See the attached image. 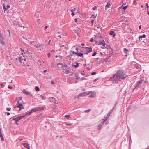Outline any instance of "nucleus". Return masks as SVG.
<instances>
[{"label": "nucleus", "mask_w": 149, "mask_h": 149, "mask_svg": "<svg viewBox=\"0 0 149 149\" xmlns=\"http://www.w3.org/2000/svg\"><path fill=\"white\" fill-rule=\"evenodd\" d=\"M66 124L67 125H72V123H70L69 122H66Z\"/></svg>", "instance_id": "obj_28"}, {"label": "nucleus", "mask_w": 149, "mask_h": 149, "mask_svg": "<svg viewBox=\"0 0 149 149\" xmlns=\"http://www.w3.org/2000/svg\"><path fill=\"white\" fill-rule=\"evenodd\" d=\"M7 115H10V113L9 112H7Z\"/></svg>", "instance_id": "obj_53"}, {"label": "nucleus", "mask_w": 149, "mask_h": 149, "mask_svg": "<svg viewBox=\"0 0 149 149\" xmlns=\"http://www.w3.org/2000/svg\"><path fill=\"white\" fill-rule=\"evenodd\" d=\"M27 115H28V114H27V113H26L24 115H23L22 116H18L19 118V120H20L21 119H22L24 117H26L27 116Z\"/></svg>", "instance_id": "obj_15"}, {"label": "nucleus", "mask_w": 149, "mask_h": 149, "mask_svg": "<svg viewBox=\"0 0 149 149\" xmlns=\"http://www.w3.org/2000/svg\"><path fill=\"white\" fill-rule=\"evenodd\" d=\"M81 74L83 76H84L85 74V73H84V72H81Z\"/></svg>", "instance_id": "obj_45"}, {"label": "nucleus", "mask_w": 149, "mask_h": 149, "mask_svg": "<svg viewBox=\"0 0 149 149\" xmlns=\"http://www.w3.org/2000/svg\"><path fill=\"white\" fill-rule=\"evenodd\" d=\"M76 10V9L74 8V9H72L71 10V11L72 12L71 13V14L72 16H73L74 15V11Z\"/></svg>", "instance_id": "obj_24"}, {"label": "nucleus", "mask_w": 149, "mask_h": 149, "mask_svg": "<svg viewBox=\"0 0 149 149\" xmlns=\"http://www.w3.org/2000/svg\"><path fill=\"white\" fill-rule=\"evenodd\" d=\"M2 134V133L1 129L0 128V135H1V134Z\"/></svg>", "instance_id": "obj_51"}, {"label": "nucleus", "mask_w": 149, "mask_h": 149, "mask_svg": "<svg viewBox=\"0 0 149 149\" xmlns=\"http://www.w3.org/2000/svg\"><path fill=\"white\" fill-rule=\"evenodd\" d=\"M5 38V37L3 36L1 33H0V40H4Z\"/></svg>", "instance_id": "obj_20"}, {"label": "nucleus", "mask_w": 149, "mask_h": 149, "mask_svg": "<svg viewBox=\"0 0 149 149\" xmlns=\"http://www.w3.org/2000/svg\"><path fill=\"white\" fill-rule=\"evenodd\" d=\"M3 40H0V42L1 43L2 45H5V43H4V41H3Z\"/></svg>", "instance_id": "obj_31"}, {"label": "nucleus", "mask_w": 149, "mask_h": 149, "mask_svg": "<svg viewBox=\"0 0 149 149\" xmlns=\"http://www.w3.org/2000/svg\"><path fill=\"white\" fill-rule=\"evenodd\" d=\"M19 27H23V28H25V26H22L20 24H19Z\"/></svg>", "instance_id": "obj_44"}, {"label": "nucleus", "mask_w": 149, "mask_h": 149, "mask_svg": "<svg viewBox=\"0 0 149 149\" xmlns=\"http://www.w3.org/2000/svg\"><path fill=\"white\" fill-rule=\"evenodd\" d=\"M22 145L24 147L28 148V149H30V147L28 143H22Z\"/></svg>", "instance_id": "obj_10"}, {"label": "nucleus", "mask_w": 149, "mask_h": 149, "mask_svg": "<svg viewBox=\"0 0 149 149\" xmlns=\"http://www.w3.org/2000/svg\"><path fill=\"white\" fill-rule=\"evenodd\" d=\"M75 21L76 22H77V18H75Z\"/></svg>", "instance_id": "obj_58"}, {"label": "nucleus", "mask_w": 149, "mask_h": 149, "mask_svg": "<svg viewBox=\"0 0 149 149\" xmlns=\"http://www.w3.org/2000/svg\"><path fill=\"white\" fill-rule=\"evenodd\" d=\"M114 108L111 109L110 111L108 113V116H110V114L112 112Z\"/></svg>", "instance_id": "obj_22"}, {"label": "nucleus", "mask_w": 149, "mask_h": 149, "mask_svg": "<svg viewBox=\"0 0 149 149\" xmlns=\"http://www.w3.org/2000/svg\"><path fill=\"white\" fill-rule=\"evenodd\" d=\"M12 120H15L16 122L18 121L19 120V117H17L16 118H13Z\"/></svg>", "instance_id": "obj_19"}, {"label": "nucleus", "mask_w": 149, "mask_h": 149, "mask_svg": "<svg viewBox=\"0 0 149 149\" xmlns=\"http://www.w3.org/2000/svg\"><path fill=\"white\" fill-rule=\"evenodd\" d=\"M48 26H46L45 28V29H46L47 28H48Z\"/></svg>", "instance_id": "obj_56"}, {"label": "nucleus", "mask_w": 149, "mask_h": 149, "mask_svg": "<svg viewBox=\"0 0 149 149\" xmlns=\"http://www.w3.org/2000/svg\"><path fill=\"white\" fill-rule=\"evenodd\" d=\"M85 95H84V92L81 93L79 94V96L83 97Z\"/></svg>", "instance_id": "obj_26"}, {"label": "nucleus", "mask_w": 149, "mask_h": 149, "mask_svg": "<svg viewBox=\"0 0 149 149\" xmlns=\"http://www.w3.org/2000/svg\"><path fill=\"white\" fill-rule=\"evenodd\" d=\"M34 46L37 48H39V50H41V49H44V46L45 47V45H42L41 44H36L34 45Z\"/></svg>", "instance_id": "obj_4"}, {"label": "nucleus", "mask_w": 149, "mask_h": 149, "mask_svg": "<svg viewBox=\"0 0 149 149\" xmlns=\"http://www.w3.org/2000/svg\"><path fill=\"white\" fill-rule=\"evenodd\" d=\"M109 34L111 36H113V37H114L116 35L115 34H114V32L113 31H111L110 32Z\"/></svg>", "instance_id": "obj_18"}, {"label": "nucleus", "mask_w": 149, "mask_h": 149, "mask_svg": "<svg viewBox=\"0 0 149 149\" xmlns=\"http://www.w3.org/2000/svg\"><path fill=\"white\" fill-rule=\"evenodd\" d=\"M63 72L66 74H68L69 73V71L65 69H63Z\"/></svg>", "instance_id": "obj_23"}, {"label": "nucleus", "mask_w": 149, "mask_h": 149, "mask_svg": "<svg viewBox=\"0 0 149 149\" xmlns=\"http://www.w3.org/2000/svg\"><path fill=\"white\" fill-rule=\"evenodd\" d=\"M88 53L89 52H86L84 53V54H88Z\"/></svg>", "instance_id": "obj_50"}, {"label": "nucleus", "mask_w": 149, "mask_h": 149, "mask_svg": "<svg viewBox=\"0 0 149 149\" xmlns=\"http://www.w3.org/2000/svg\"><path fill=\"white\" fill-rule=\"evenodd\" d=\"M109 57H110V56H109V57H108V58H106V59L105 60V61H107L108 60V59L109 58Z\"/></svg>", "instance_id": "obj_55"}, {"label": "nucleus", "mask_w": 149, "mask_h": 149, "mask_svg": "<svg viewBox=\"0 0 149 149\" xmlns=\"http://www.w3.org/2000/svg\"><path fill=\"white\" fill-rule=\"evenodd\" d=\"M35 88V90L36 91H39L40 90L38 86H36Z\"/></svg>", "instance_id": "obj_30"}, {"label": "nucleus", "mask_w": 149, "mask_h": 149, "mask_svg": "<svg viewBox=\"0 0 149 149\" xmlns=\"http://www.w3.org/2000/svg\"><path fill=\"white\" fill-rule=\"evenodd\" d=\"M146 6H147V8H149V6H148V3H146Z\"/></svg>", "instance_id": "obj_57"}, {"label": "nucleus", "mask_w": 149, "mask_h": 149, "mask_svg": "<svg viewBox=\"0 0 149 149\" xmlns=\"http://www.w3.org/2000/svg\"><path fill=\"white\" fill-rule=\"evenodd\" d=\"M0 85H1V86L2 87H4V86H5V85H4V84L3 83H1V84H0Z\"/></svg>", "instance_id": "obj_39"}, {"label": "nucleus", "mask_w": 149, "mask_h": 149, "mask_svg": "<svg viewBox=\"0 0 149 149\" xmlns=\"http://www.w3.org/2000/svg\"><path fill=\"white\" fill-rule=\"evenodd\" d=\"M97 7L96 6H95L92 8V10H94L97 9Z\"/></svg>", "instance_id": "obj_35"}, {"label": "nucleus", "mask_w": 149, "mask_h": 149, "mask_svg": "<svg viewBox=\"0 0 149 149\" xmlns=\"http://www.w3.org/2000/svg\"><path fill=\"white\" fill-rule=\"evenodd\" d=\"M47 72V70H45L44 71V72L45 73V72Z\"/></svg>", "instance_id": "obj_64"}, {"label": "nucleus", "mask_w": 149, "mask_h": 149, "mask_svg": "<svg viewBox=\"0 0 149 149\" xmlns=\"http://www.w3.org/2000/svg\"><path fill=\"white\" fill-rule=\"evenodd\" d=\"M73 53L72 54V55L73 54H75L81 57H83V54L82 53H77L76 52H74V51H72Z\"/></svg>", "instance_id": "obj_6"}, {"label": "nucleus", "mask_w": 149, "mask_h": 149, "mask_svg": "<svg viewBox=\"0 0 149 149\" xmlns=\"http://www.w3.org/2000/svg\"><path fill=\"white\" fill-rule=\"evenodd\" d=\"M124 52L125 53H127L128 52V50L126 48H124Z\"/></svg>", "instance_id": "obj_29"}, {"label": "nucleus", "mask_w": 149, "mask_h": 149, "mask_svg": "<svg viewBox=\"0 0 149 149\" xmlns=\"http://www.w3.org/2000/svg\"><path fill=\"white\" fill-rule=\"evenodd\" d=\"M0 137L1 138L2 140V141L4 140V139L3 137V136L2 134H1V135H0Z\"/></svg>", "instance_id": "obj_32"}, {"label": "nucleus", "mask_w": 149, "mask_h": 149, "mask_svg": "<svg viewBox=\"0 0 149 149\" xmlns=\"http://www.w3.org/2000/svg\"><path fill=\"white\" fill-rule=\"evenodd\" d=\"M70 116L71 115H65V117L67 119H68L70 118Z\"/></svg>", "instance_id": "obj_33"}, {"label": "nucleus", "mask_w": 149, "mask_h": 149, "mask_svg": "<svg viewBox=\"0 0 149 149\" xmlns=\"http://www.w3.org/2000/svg\"><path fill=\"white\" fill-rule=\"evenodd\" d=\"M78 49H79V48L78 47H77L76 48V50H78Z\"/></svg>", "instance_id": "obj_63"}, {"label": "nucleus", "mask_w": 149, "mask_h": 149, "mask_svg": "<svg viewBox=\"0 0 149 149\" xmlns=\"http://www.w3.org/2000/svg\"><path fill=\"white\" fill-rule=\"evenodd\" d=\"M84 48H87L88 49L86 50V51L87 52H88L89 53L90 52H91L92 51V48L91 47H84Z\"/></svg>", "instance_id": "obj_13"}, {"label": "nucleus", "mask_w": 149, "mask_h": 149, "mask_svg": "<svg viewBox=\"0 0 149 149\" xmlns=\"http://www.w3.org/2000/svg\"><path fill=\"white\" fill-rule=\"evenodd\" d=\"M92 17H96V16H95H95H94V15L93 14H92Z\"/></svg>", "instance_id": "obj_60"}, {"label": "nucleus", "mask_w": 149, "mask_h": 149, "mask_svg": "<svg viewBox=\"0 0 149 149\" xmlns=\"http://www.w3.org/2000/svg\"><path fill=\"white\" fill-rule=\"evenodd\" d=\"M11 108H7L6 109V110L8 111H9L10 110Z\"/></svg>", "instance_id": "obj_48"}, {"label": "nucleus", "mask_w": 149, "mask_h": 149, "mask_svg": "<svg viewBox=\"0 0 149 149\" xmlns=\"http://www.w3.org/2000/svg\"><path fill=\"white\" fill-rule=\"evenodd\" d=\"M51 84H54V81H52L51 82Z\"/></svg>", "instance_id": "obj_52"}, {"label": "nucleus", "mask_w": 149, "mask_h": 149, "mask_svg": "<svg viewBox=\"0 0 149 149\" xmlns=\"http://www.w3.org/2000/svg\"><path fill=\"white\" fill-rule=\"evenodd\" d=\"M146 37V35L145 34H143L142 36H139V40L141 41L142 40V38H145Z\"/></svg>", "instance_id": "obj_17"}, {"label": "nucleus", "mask_w": 149, "mask_h": 149, "mask_svg": "<svg viewBox=\"0 0 149 149\" xmlns=\"http://www.w3.org/2000/svg\"><path fill=\"white\" fill-rule=\"evenodd\" d=\"M93 22H94V20H91V22L92 23H93Z\"/></svg>", "instance_id": "obj_62"}, {"label": "nucleus", "mask_w": 149, "mask_h": 149, "mask_svg": "<svg viewBox=\"0 0 149 149\" xmlns=\"http://www.w3.org/2000/svg\"><path fill=\"white\" fill-rule=\"evenodd\" d=\"M23 91L24 93L26 95H28L32 96L31 93L27 91L26 89H24Z\"/></svg>", "instance_id": "obj_12"}, {"label": "nucleus", "mask_w": 149, "mask_h": 149, "mask_svg": "<svg viewBox=\"0 0 149 149\" xmlns=\"http://www.w3.org/2000/svg\"><path fill=\"white\" fill-rule=\"evenodd\" d=\"M7 31L9 33H10V31L9 30H8Z\"/></svg>", "instance_id": "obj_61"}, {"label": "nucleus", "mask_w": 149, "mask_h": 149, "mask_svg": "<svg viewBox=\"0 0 149 149\" xmlns=\"http://www.w3.org/2000/svg\"><path fill=\"white\" fill-rule=\"evenodd\" d=\"M58 37H59L60 38H61V36H60V35H59L58 36Z\"/></svg>", "instance_id": "obj_59"}, {"label": "nucleus", "mask_w": 149, "mask_h": 149, "mask_svg": "<svg viewBox=\"0 0 149 149\" xmlns=\"http://www.w3.org/2000/svg\"><path fill=\"white\" fill-rule=\"evenodd\" d=\"M10 7V6L9 5H8L7 6V8H6L4 4L3 5V8L4 12H5Z\"/></svg>", "instance_id": "obj_14"}, {"label": "nucleus", "mask_w": 149, "mask_h": 149, "mask_svg": "<svg viewBox=\"0 0 149 149\" xmlns=\"http://www.w3.org/2000/svg\"><path fill=\"white\" fill-rule=\"evenodd\" d=\"M63 67H67L68 66V65H63Z\"/></svg>", "instance_id": "obj_54"}, {"label": "nucleus", "mask_w": 149, "mask_h": 149, "mask_svg": "<svg viewBox=\"0 0 149 149\" xmlns=\"http://www.w3.org/2000/svg\"><path fill=\"white\" fill-rule=\"evenodd\" d=\"M84 93V95H88L90 93H93V92L92 91H90L89 92H83Z\"/></svg>", "instance_id": "obj_16"}, {"label": "nucleus", "mask_w": 149, "mask_h": 149, "mask_svg": "<svg viewBox=\"0 0 149 149\" xmlns=\"http://www.w3.org/2000/svg\"><path fill=\"white\" fill-rule=\"evenodd\" d=\"M96 73V72H92V74L93 75H94Z\"/></svg>", "instance_id": "obj_43"}, {"label": "nucleus", "mask_w": 149, "mask_h": 149, "mask_svg": "<svg viewBox=\"0 0 149 149\" xmlns=\"http://www.w3.org/2000/svg\"><path fill=\"white\" fill-rule=\"evenodd\" d=\"M96 54H97V53L96 52H94L92 54V56H95Z\"/></svg>", "instance_id": "obj_37"}, {"label": "nucleus", "mask_w": 149, "mask_h": 149, "mask_svg": "<svg viewBox=\"0 0 149 149\" xmlns=\"http://www.w3.org/2000/svg\"><path fill=\"white\" fill-rule=\"evenodd\" d=\"M110 3H108L105 6V8L106 9H107L108 8H109L110 7Z\"/></svg>", "instance_id": "obj_21"}, {"label": "nucleus", "mask_w": 149, "mask_h": 149, "mask_svg": "<svg viewBox=\"0 0 149 149\" xmlns=\"http://www.w3.org/2000/svg\"><path fill=\"white\" fill-rule=\"evenodd\" d=\"M81 80H86V79H87L86 78H84V77H82L81 78Z\"/></svg>", "instance_id": "obj_40"}, {"label": "nucleus", "mask_w": 149, "mask_h": 149, "mask_svg": "<svg viewBox=\"0 0 149 149\" xmlns=\"http://www.w3.org/2000/svg\"><path fill=\"white\" fill-rule=\"evenodd\" d=\"M47 55H48V56L49 57H50V56H51L50 53H48V54H47Z\"/></svg>", "instance_id": "obj_46"}, {"label": "nucleus", "mask_w": 149, "mask_h": 149, "mask_svg": "<svg viewBox=\"0 0 149 149\" xmlns=\"http://www.w3.org/2000/svg\"><path fill=\"white\" fill-rule=\"evenodd\" d=\"M109 116H108V115H107V116L105 117V118H106L105 119H103V121H104V122H105L106 121L107 118H108Z\"/></svg>", "instance_id": "obj_34"}, {"label": "nucleus", "mask_w": 149, "mask_h": 149, "mask_svg": "<svg viewBox=\"0 0 149 149\" xmlns=\"http://www.w3.org/2000/svg\"><path fill=\"white\" fill-rule=\"evenodd\" d=\"M49 100L51 102H53L54 103H56V99L54 97H49Z\"/></svg>", "instance_id": "obj_8"}, {"label": "nucleus", "mask_w": 149, "mask_h": 149, "mask_svg": "<svg viewBox=\"0 0 149 149\" xmlns=\"http://www.w3.org/2000/svg\"><path fill=\"white\" fill-rule=\"evenodd\" d=\"M8 88H9L10 89H12L13 88L12 87L10 86H8Z\"/></svg>", "instance_id": "obj_41"}, {"label": "nucleus", "mask_w": 149, "mask_h": 149, "mask_svg": "<svg viewBox=\"0 0 149 149\" xmlns=\"http://www.w3.org/2000/svg\"><path fill=\"white\" fill-rule=\"evenodd\" d=\"M38 95H39L41 97V98L43 100H45V95L44 94H42L41 95H40L39 94H38Z\"/></svg>", "instance_id": "obj_25"}, {"label": "nucleus", "mask_w": 149, "mask_h": 149, "mask_svg": "<svg viewBox=\"0 0 149 149\" xmlns=\"http://www.w3.org/2000/svg\"><path fill=\"white\" fill-rule=\"evenodd\" d=\"M90 111V109L86 110L85 111V112H89Z\"/></svg>", "instance_id": "obj_38"}, {"label": "nucleus", "mask_w": 149, "mask_h": 149, "mask_svg": "<svg viewBox=\"0 0 149 149\" xmlns=\"http://www.w3.org/2000/svg\"><path fill=\"white\" fill-rule=\"evenodd\" d=\"M62 64H63V63H62L59 62L57 64V65H62Z\"/></svg>", "instance_id": "obj_49"}, {"label": "nucleus", "mask_w": 149, "mask_h": 149, "mask_svg": "<svg viewBox=\"0 0 149 149\" xmlns=\"http://www.w3.org/2000/svg\"><path fill=\"white\" fill-rule=\"evenodd\" d=\"M79 63H77V64L76 65H72V66H73L75 67L76 68V67H78L79 66Z\"/></svg>", "instance_id": "obj_27"}, {"label": "nucleus", "mask_w": 149, "mask_h": 149, "mask_svg": "<svg viewBox=\"0 0 149 149\" xmlns=\"http://www.w3.org/2000/svg\"><path fill=\"white\" fill-rule=\"evenodd\" d=\"M142 81H138L136 84V85L135 87L134 88V90L135 89H137L138 88L140 87L142 84Z\"/></svg>", "instance_id": "obj_5"}, {"label": "nucleus", "mask_w": 149, "mask_h": 149, "mask_svg": "<svg viewBox=\"0 0 149 149\" xmlns=\"http://www.w3.org/2000/svg\"><path fill=\"white\" fill-rule=\"evenodd\" d=\"M19 60L21 63H24V61H26V59L25 58H23L22 56H20L19 57Z\"/></svg>", "instance_id": "obj_9"}, {"label": "nucleus", "mask_w": 149, "mask_h": 149, "mask_svg": "<svg viewBox=\"0 0 149 149\" xmlns=\"http://www.w3.org/2000/svg\"><path fill=\"white\" fill-rule=\"evenodd\" d=\"M17 108H19V110L20 111L22 109H24V107L23 106L21 103H19V102H18L17 103L16 106L15 107V109Z\"/></svg>", "instance_id": "obj_3"}, {"label": "nucleus", "mask_w": 149, "mask_h": 149, "mask_svg": "<svg viewBox=\"0 0 149 149\" xmlns=\"http://www.w3.org/2000/svg\"><path fill=\"white\" fill-rule=\"evenodd\" d=\"M98 45H101L104 46H105L106 45H107L105 44V42L104 40H103L102 41H99V42Z\"/></svg>", "instance_id": "obj_11"}, {"label": "nucleus", "mask_w": 149, "mask_h": 149, "mask_svg": "<svg viewBox=\"0 0 149 149\" xmlns=\"http://www.w3.org/2000/svg\"><path fill=\"white\" fill-rule=\"evenodd\" d=\"M104 121H103V120L100 123V124L98 127V130H101L102 126L104 125Z\"/></svg>", "instance_id": "obj_7"}, {"label": "nucleus", "mask_w": 149, "mask_h": 149, "mask_svg": "<svg viewBox=\"0 0 149 149\" xmlns=\"http://www.w3.org/2000/svg\"><path fill=\"white\" fill-rule=\"evenodd\" d=\"M127 77L125 72L122 70H118L116 73L114 74L112 77H110V80L112 81L117 82L118 81H121Z\"/></svg>", "instance_id": "obj_1"}, {"label": "nucleus", "mask_w": 149, "mask_h": 149, "mask_svg": "<svg viewBox=\"0 0 149 149\" xmlns=\"http://www.w3.org/2000/svg\"><path fill=\"white\" fill-rule=\"evenodd\" d=\"M43 109V107H36V108H34L32 109V110H30L29 112L27 113V114H28L29 115H30L33 112H36L39 111Z\"/></svg>", "instance_id": "obj_2"}, {"label": "nucleus", "mask_w": 149, "mask_h": 149, "mask_svg": "<svg viewBox=\"0 0 149 149\" xmlns=\"http://www.w3.org/2000/svg\"><path fill=\"white\" fill-rule=\"evenodd\" d=\"M128 7L127 6H126L123 7V9L124 10L126 9Z\"/></svg>", "instance_id": "obj_36"}, {"label": "nucleus", "mask_w": 149, "mask_h": 149, "mask_svg": "<svg viewBox=\"0 0 149 149\" xmlns=\"http://www.w3.org/2000/svg\"><path fill=\"white\" fill-rule=\"evenodd\" d=\"M34 41H31L30 42V43L31 44H32L33 45H34L33 44V42Z\"/></svg>", "instance_id": "obj_47"}, {"label": "nucleus", "mask_w": 149, "mask_h": 149, "mask_svg": "<svg viewBox=\"0 0 149 149\" xmlns=\"http://www.w3.org/2000/svg\"><path fill=\"white\" fill-rule=\"evenodd\" d=\"M93 40H94L93 39V38H91L90 39V41L91 42H93Z\"/></svg>", "instance_id": "obj_42"}]
</instances>
